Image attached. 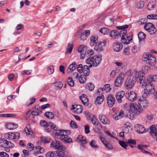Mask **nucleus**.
I'll use <instances>...</instances> for the list:
<instances>
[{"instance_id":"obj_40","label":"nucleus","mask_w":157,"mask_h":157,"mask_svg":"<svg viewBox=\"0 0 157 157\" xmlns=\"http://www.w3.org/2000/svg\"><path fill=\"white\" fill-rule=\"evenodd\" d=\"M157 80V75H151L149 77L147 78V81L148 83L151 82H156Z\"/></svg>"},{"instance_id":"obj_53","label":"nucleus","mask_w":157,"mask_h":157,"mask_svg":"<svg viewBox=\"0 0 157 157\" xmlns=\"http://www.w3.org/2000/svg\"><path fill=\"white\" fill-rule=\"evenodd\" d=\"M144 6V2L142 1H139L137 3L136 7L138 9L142 8Z\"/></svg>"},{"instance_id":"obj_58","label":"nucleus","mask_w":157,"mask_h":157,"mask_svg":"<svg viewBox=\"0 0 157 157\" xmlns=\"http://www.w3.org/2000/svg\"><path fill=\"white\" fill-rule=\"evenodd\" d=\"M119 144L122 147L125 149L128 145L127 143H125L123 141H119Z\"/></svg>"},{"instance_id":"obj_37","label":"nucleus","mask_w":157,"mask_h":157,"mask_svg":"<svg viewBox=\"0 0 157 157\" xmlns=\"http://www.w3.org/2000/svg\"><path fill=\"white\" fill-rule=\"evenodd\" d=\"M46 157H58L57 151H49L46 154Z\"/></svg>"},{"instance_id":"obj_20","label":"nucleus","mask_w":157,"mask_h":157,"mask_svg":"<svg viewBox=\"0 0 157 157\" xmlns=\"http://www.w3.org/2000/svg\"><path fill=\"white\" fill-rule=\"evenodd\" d=\"M125 92L121 90L117 92L116 94V100L118 103H120L122 102V99L125 95Z\"/></svg>"},{"instance_id":"obj_31","label":"nucleus","mask_w":157,"mask_h":157,"mask_svg":"<svg viewBox=\"0 0 157 157\" xmlns=\"http://www.w3.org/2000/svg\"><path fill=\"white\" fill-rule=\"evenodd\" d=\"M89 68V66L87 65H85L83 67L82 66V72H83L84 75L86 76H88L89 75L90 71Z\"/></svg>"},{"instance_id":"obj_5","label":"nucleus","mask_w":157,"mask_h":157,"mask_svg":"<svg viewBox=\"0 0 157 157\" xmlns=\"http://www.w3.org/2000/svg\"><path fill=\"white\" fill-rule=\"evenodd\" d=\"M144 82H145V88L144 90L143 91V94L144 96H149L150 94H154L155 92L154 87L153 85L150 82L148 84H146L144 80Z\"/></svg>"},{"instance_id":"obj_54","label":"nucleus","mask_w":157,"mask_h":157,"mask_svg":"<svg viewBox=\"0 0 157 157\" xmlns=\"http://www.w3.org/2000/svg\"><path fill=\"white\" fill-rule=\"evenodd\" d=\"M68 83L70 86L71 87H73L74 86L75 84L74 82L71 77H69L68 78Z\"/></svg>"},{"instance_id":"obj_4","label":"nucleus","mask_w":157,"mask_h":157,"mask_svg":"<svg viewBox=\"0 0 157 157\" xmlns=\"http://www.w3.org/2000/svg\"><path fill=\"white\" fill-rule=\"evenodd\" d=\"M130 109L128 111V112L127 114V117L132 120L138 113V109L139 107L137 104L132 103L130 104Z\"/></svg>"},{"instance_id":"obj_30","label":"nucleus","mask_w":157,"mask_h":157,"mask_svg":"<svg viewBox=\"0 0 157 157\" xmlns=\"http://www.w3.org/2000/svg\"><path fill=\"white\" fill-rule=\"evenodd\" d=\"M79 98L83 104L86 105L88 104L89 100L86 95L84 94H82L81 96H79Z\"/></svg>"},{"instance_id":"obj_10","label":"nucleus","mask_w":157,"mask_h":157,"mask_svg":"<svg viewBox=\"0 0 157 157\" xmlns=\"http://www.w3.org/2000/svg\"><path fill=\"white\" fill-rule=\"evenodd\" d=\"M125 96L131 101H134L137 99V94L133 91H128L126 94Z\"/></svg>"},{"instance_id":"obj_3","label":"nucleus","mask_w":157,"mask_h":157,"mask_svg":"<svg viewBox=\"0 0 157 157\" xmlns=\"http://www.w3.org/2000/svg\"><path fill=\"white\" fill-rule=\"evenodd\" d=\"M102 56L101 54L95 56L94 57H90L86 60V63L89 64L90 68L92 66L96 67L99 65L102 60Z\"/></svg>"},{"instance_id":"obj_63","label":"nucleus","mask_w":157,"mask_h":157,"mask_svg":"<svg viewBox=\"0 0 157 157\" xmlns=\"http://www.w3.org/2000/svg\"><path fill=\"white\" fill-rule=\"evenodd\" d=\"M28 149L30 151H32L34 149V146L33 144L31 143H29L28 144Z\"/></svg>"},{"instance_id":"obj_51","label":"nucleus","mask_w":157,"mask_h":157,"mask_svg":"<svg viewBox=\"0 0 157 157\" xmlns=\"http://www.w3.org/2000/svg\"><path fill=\"white\" fill-rule=\"evenodd\" d=\"M154 25L152 23L148 22L145 24L144 28L147 31V30H149L150 28H151V27Z\"/></svg>"},{"instance_id":"obj_28","label":"nucleus","mask_w":157,"mask_h":157,"mask_svg":"<svg viewBox=\"0 0 157 157\" xmlns=\"http://www.w3.org/2000/svg\"><path fill=\"white\" fill-rule=\"evenodd\" d=\"M150 133L152 136H157V129L155 125L153 124L150 127Z\"/></svg>"},{"instance_id":"obj_59","label":"nucleus","mask_w":157,"mask_h":157,"mask_svg":"<svg viewBox=\"0 0 157 157\" xmlns=\"http://www.w3.org/2000/svg\"><path fill=\"white\" fill-rule=\"evenodd\" d=\"M24 131L27 135H32L33 134V132L27 127L24 129Z\"/></svg>"},{"instance_id":"obj_9","label":"nucleus","mask_w":157,"mask_h":157,"mask_svg":"<svg viewBox=\"0 0 157 157\" xmlns=\"http://www.w3.org/2000/svg\"><path fill=\"white\" fill-rule=\"evenodd\" d=\"M106 44V41L103 40L102 41L98 42L95 45L94 49L98 52H101L104 50V47Z\"/></svg>"},{"instance_id":"obj_11","label":"nucleus","mask_w":157,"mask_h":157,"mask_svg":"<svg viewBox=\"0 0 157 157\" xmlns=\"http://www.w3.org/2000/svg\"><path fill=\"white\" fill-rule=\"evenodd\" d=\"M20 137V134L18 132H16L14 133L12 132H10L6 134L5 138L9 140L18 139Z\"/></svg>"},{"instance_id":"obj_15","label":"nucleus","mask_w":157,"mask_h":157,"mask_svg":"<svg viewBox=\"0 0 157 157\" xmlns=\"http://www.w3.org/2000/svg\"><path fill=\"white\" fill-rule=\"evenodd\" d=\"M40 124L41 126L44 127H49L55 130H57V128L55 124L52 122H49L48 123L45 121L42 120L40 121Z\"/></svg>"},{"instance_id":"obj_38","label":"nucleus","mask_w":157,"mask_h":157,"mask_svg":"<svg viewBox=\"0 0 157 157\" xmlns=\"http://www.w3.org/2000/svg\"><path fill=\"white\" fill-rule=\"evenodd\" d=\"M123 116V113L122 111L118 112L116 114L113 115V118L116 120L120 119Z\"/></svg>"},{"instance_id":"obj_21","label":"nucleus","mask_w":157,"mask_h":157,"mask_svg":"<svg viewBox=\"0 0 157 157\" xmlns=\"http://www.w3.org/2000/svg\"><path fill=\"white\" fill-rule=\"evenodd\" d=\"M111 90V88L110 87V85L109 84H106L103 87H100L98 90L97 94L100 93L102 94L103 91L107 92Z\"/></svg>"},{"instance_id":"obj_64","label":"nucleus","mask_w":157,"mask_h":157,"mask_svg":"<svg viewBox=\"0 0 157 157\" xmlns=\"http://www.w3.org/2000/svg\"><path fill=\"white\" fill-rule=\"evenodd\" d=\"M0 156L1 157H9V155L6 153L2 151L0 152Z\"/></svg>"},{"instance_id":"obj_17","label":"nucleus","mask_w":157,"mask_h":157,"mask_svg":"<svg viewBox=\"0 0 157 157\" xmlns=\"http://www.w3.org/2000/svg\"><path fill=\"white\" fill-rule=\"evenodd\" d=\"M107 103L109 107H112L115 102V99L113 95H108L106 98Z\"/></svg>"},{"instance_id":"obj_46","label":"nucleus","mask_w":157,"mask_h":157,"mask_svg":"<svg viewBox=\"0 0 157 157\" xmlns=\"http://www.w3.org/2000/svg\"><path fill=\"white\" fill-rule=\"evenodd\" d=\"M44 115L48 118L52 119L54 118V116L51 112H47L45 113Z\"/></svg>"},{"instance_id":"obj_49","label":"nucleus","mask_w":157,"mask_h":157,"mask_svg":"<svg viewBox=\"0 0 157 157\" xmlns=\"http://www.w3.org/2000/svg\"><path fill=\"white\" fill-rule=\"evenodd\" d=\"M90 146L93 148L97 149L98 148V145L95 143V141L94 140H92L90 143Z\"/></svg>"},{"instance_id":"obj_14","label":"nucleus","mask_w":157,"mask_h":157,"mask_svg":"<svg viewBox=\"0 0 157 157\" xmlns=\"http://www.w3.org/2000/svg\"><path fill=\"white\" fill-rule=\"evenodd\" d=\"M0 142L1 144V147H2L6 148L9 147V148H12L14 146V145L13 143L4 139L1 140Z\"/></svg>"},{"instance_id":"obj_12","label":"nucleus","mask_w":157,"mask_h":157,"mask_svg":"<svg viewBox=\"0 0 157 157\" xmlns=\"http://www.w3.org/2000/svg\"><path fill=\"white\" fill-rule=\"evenodd\" d=\"M90 33V31L89 30H85L83 32H78L76 33V35L79 36V38L80 40H86L88 36Z\"/></svg>"},{"instance_id":"obj_47","label":"nucleus","mask_w":157,"mask_h":157,"mask_svg":"<svg viewBox=\"0 0 157 157\" xmlns=\"http://www.w3.org/2000/svg\"><path fill=\"white\" fill-rule=\"evenodd\" d=\"M86 76L85 75H81L79 78V81L81 83H84L87 79Z\"/></svg>"},{"instance_id":"obj_2","label":"nucleus","mask_w":157,"mask_h":157,"mask_svg":"<svg viewBox=\"0 0 157 157\" xmlns=\"http://www.w3.org/2000/svg\"><path fill=\"white\" fill-rule=\"evenodd\" d=\"M67 132H69V130L65 131L62 129H59L56 130L55 135L56 136H58L61 140L65 143H70L72 142L71 138L67 135Z\"/></svg>"},{"instance_id":"obj_45","label":"nucleus","mask_w":157,"mask_h":157,"mask_svg":"<svg viewBox=\"0 0 157 157\" xmlns=\"http://www.w3.org/2000/svg\"><path fill=\"white\" fill-rule=\"evenodd\" d=\"M94 88V85L91 83H88L86 86V88L90 91L93 90Z\"/></svg>"},{"instance_id":"obj_62","label":"nucleus","mask_w":157,"mask_h":157,"mask_svg":"<svg viewBox=\"0 0 157 157\" xmlns=\"http://www.w3.org/2000/svg\"><path fill=\"white\" fill-rule=\"evenodd\" d=\"M129 48L128 47L125 48L124 50L123 54L124 55H128L129 54Z\"/></svg>"},{"instance_id":"obj_35","label":"nucleus","mask_w":157,"mask_h":157,"mask_svg":"<svg viewBox=\"0 0 157 157\" xmlns=\"http://www.w3.org/2000/svg\"><path fill=\"white\" fill-rule=\"evenodd\" d=\"M90 45L91 46H94L98 43V37L97 36H92L90 39Z\"/></svg>"},{"instance_id":"obj_41","label":"nucleus","mask_w":157,"mask_h":157,"mask_svg":"<svg viewBox=\"0 0 157 157\" xmlns=\"http://www.w3.org/2000/svg\"><path fill=\"white\" fill-rule=\"evenodd\" d=\"M73 45L72 44L68 43L67 44V51L65 52V54H70L72 52L73 48Z\"/></svg>"},{"instance_id":"obj_32","label":"nucleus","mask_w":157,"mask_h":157,"mask_svg":"<svg viewBox=\"0 0 157 157\" xmlns=\"http://www.w3.org/2000/svg\"><path fill=\"white\" fill-rule=\"evenodd\" d=\"M36 151L34 153V155H37L38 154L43 153L45 150V149L44 148L40 146H38L35 147Z\"/></svg>"},{"instance_id":"obj_44","label":"nucleus","mask_w":157,"mask_h":157,"mask_svg":"<svg viewBox=\"0 0 157 157\" xmlns=\"http://www.w3.org/2000/svg\"><path fill=\"white\" fill-rule=\"evenodd\" d=\"M149 61L146 62V63L149 64L151 66H154L156 63V59L154 57H151Z\"/></svg>"},{"instance_id":"obj_25","label":"nucleus","mask_w":157,"mask_h":157,"mask_svg":"<svg viewBox=\"0 0 157 157\" xmlns=\"http://www.w3.org/2000/svg\"><path fill=\"white\" fill-rule=\"evenodd\" d=\"M137 127L136 128V132L139 134H142L146 132L145 128L142 125H137Z\"/></svg>"},{"instance_id":"obj_55","label":"nucleus","mask_w":157,"mask_h":157,"mask_svg":"<svg viewBox=\"0 0 157 157\" xmlns=\"http://www.w3.org/2000/svg\"><path fill=\"white\" fill-rule=\"evenodd\" d=\"M146 36V35L142 32H140L138 34L139 39L140 40H142L145 38Z\"/></svg>"},{"instance_id":"obj_39","label":"nucleus","mask_w":157,"mask_h":157,"mask_svg":"<svg viewBox=\"0 0 157 157\" xmlns=\"http://www.w3.org/2000/svg\"><path fill=\"white\" fill-rule=\"evenodd\" d=\"M77 140V141H81V144H86V137H83L81 135H79L78 136Z\"/></svg>"},{"instance_id":"obj_6","label":"nucleus","mask_w":157,"mask_h":157,"mask_svg":"<svg viewBox=\"0 0 157 157\" xmlns=\"http://www.w3.org/2000/svg\"><path fill=\"white\" fill-rule=\"evenodd\" d=\"M149 96H144V94L140 97L138 100V104L140 108H144L147 106L149 102L147 98Z\"/></svg>"},{"instance_id":"obj_1","label":"nucleus","mask_w":157,"mask_h":157,"mask_svg":"<svg viewBox=\"0 0 157 157\" xmlns=\"http://www.w3.org/2000/svg\"><path fill=\"white\" fill-rule=\"evenodd\" d=\"M125 75L129 76L124 83L125 88L127 89L132 88L138 78L139 79L140 83L142 86H145V82L143 79L144 77L143 75L141 74H140L137 71H133L132 72L131 70H129L126 72Z\"/></svg>"},{"instance_id":"obj_43","label":"nucleus","mask_w":157,"mask_h":157,"mask_svg":"<svg viewBox=\"0 0 157 157\" xmlns=\"http://www.w3.org/2000/svg\"><path fill=\"white\" fill-rule=\"evenodd\" d=\"M155 3L153 2H150L147 6V9L149 10H152L155 8Z\"/></svg>"},{"instance_id":"obj_29","label":"nucleus","mask_w":157,"mask_h":157,"mask_svg":"<svg viewBox=\"0 0 157 157\" xmlns=\"http://www.w3.org/2000/svg\"><path fill=\"white\" fill-rule=\"evenodd\" d=\"M151 57H153L151 56V54L147 53L144 54L143 56V60L146 63V62H148L150 61Z\"/></svg>"},{"instance_id":"obj_60","label":"nucleus","mask_w":157,"mask_h":157,"mask_svg":"<svg viewBox=\"0 0 157 157\" xmlns=\"http://www.w3.org/2000/svg\"><path fill=\"white\" fill-rule=\"evenodd\" d=\"M147 18L148 19H157V15L155 14H150L148 15Z\"/></svg>"},{"instance_id":"obj_27","label":"nucleus","mask_w":157,"mask_h":157,"mask_svg":"<svg viewBox=\"0 0 157 157\" xmlns=\"http://www.w3.org/2000/svg\"><path fill=\"white\" fill-rule=\"evenodd\" d=\"M98 95H99L97 97L95 101V103L96 104L99 105L103 102L104 99V96L102 94H101L100 93H98Z\"/></svg>"},{"instance_id":"obj_61","label":"nucleus","mask_w":157,"mask_h":157,"mask_svg":"<svg viewBox=\"0 0 157 157\" xmlns=\"http://www.w3.org/2000/svg\"><path fill=\"white\" fill-rule=\"evenodd\" d=\"M70 124L72 128H77V125L76 123L73 121H71Z\"/></svg>"},{"instance_id":"obj_13","label":"nucleus","mask_w":157,"mask_h":157,"mask_svg":"<svg viewBox=\"0 0 157 157\" xmlns=\"http://www.w3.org/2000/svg\"><path fill=\"white\" fill-rule=\"evenodd\" d=\"M124 73H121L116 78L115 81V85L116 86H119L121 85L124 79Z\"/></svg>"},{"instance_id":"obj_19","label":"nucleus","mask_w":157,"mask_h":157,"mask_svg":"<svg viewBox=\"0 0 157 157\" xmlns=\"http://www.w3.org/2000/svg\"><path fill=\"white\" fill-rule=\"evenodd\" d=\"M58 157H69L70 154L65 149H59L57 151Z\"/></svg>"},{"instance_id":"obj_34","label":"nucleus","mask_w":157,"mask_h":157,"mask_svg":"<svg viewBox=\"0 0 157 157\" xmlns=\"http://www.w3.org/2000/svg\"><path fill=\"white\" fill-rule=\"evenodd\" d=\"M123 48V44L121 42L117 43L114 48V50L115 52H119Z\"/></svg>"},{"instance_id":"obj_57","label":"nucleus","mask_w":157,"mask_h":157,"mask_svg":"<svg viewBox=\"0 0 157 157\" xmlns=\"http://www.w3.org/2000/svg\"><path fill=\"white\" fill-rule=\"evenodd\" d=\"M40 139L42 141L45 143H49L50 142V140L45 137L41 136Z\"/></svg>"},{"instance_id":"obj_36","label":"nucleus","mask_w":157,"mask_h":157,"mask_svg":"<svg viewBox=\"0 0 157 157\" xmlns=\"http://www.w3.org/2000/svg\"><path fill=\"white\" fill-rule=\"evenodd\" d=\"M77 65V64L75 62H73L70 64L68 68L67 71L68 72H71L75 70Z\"/></svg>"},{"instance_id":"obj_52","label":"nucleus","mask_w":157,"mask_h":157,"mask_svg":"<svg viewBox=\"0 0 157 157\" xmlns=\"http://www.w3.org/2000/svg\"><path fill=\"white\" fill-rule=\"evenodd\" d=\"M104 145L106 148L109 150H111L113 149V147L112 144L107 141L104 143Z\"/></svg>"},{"instance_id":"obj_8","label":"nucleus","mask_w":157,"mask_h":157,"mask_svg":"<svg viewBox=\"0 0 157 157\" xmlns=\"http://www.w3.org/2000/svg\"><path fill=\"white\" fill-rule=\"evenodd\" d=\"M51 147H53L55 149H66V147L63 145L62 143L57 140H53L50 144Z\"/></svg>"},{"instance_id":"obj_24","label":"nucleus","mask_w":157,"mask_h":157,"mask_svg":"<svg viewBox=\"0 0 157 157\" xmlns=\"http://www.w3.org/2000/svg\"><path fill=\"white\" fill-rule=\"evenodd\" d=\"M121 40L122 43L125 44H128L132 42V37L131 36L128 35L127 38H125L124 37L121 38Z\"/></svg>"},{"instance_id":"obj_22","label":"nucleus","mask_w":157,"mask_h":157,"mask_svg":"<svg viewBox=\"0 0 157 157\" xmlns=\"http://www.w3.org/2000/svg\"><path fill=\"white\" fill-rule=\"evenodd\" d=\"M31 113L33 116H37L40 114L42 111L41 109V108L38 105H36L35 107L33 108Z\"/></svg>"},{"instance_id":"obj_48","label":"nucleus","mask_w":157,"mask_h":157,"mask_svg":"<svg viewBox=\"0 0 157 157\" xmlns=\"http://www.w3.org/2000/svg\"><path fill=\"white\" fill-rule=\"evenodd\" d=\"M99 31L101 33L105 35L109 32V30L107 28H102Z\"/></svg>"},{"instance_id":"obj_42","label":"nucleus","mask_w":157,"mask_h":157,"mask_svg":"<svg viewBox=\"0 0 157 157\" xmlns=\"http://www.w3.org/2000/svg\"><path fill=\"white\" fill-rule=\"evenodd\" d=\"M147 31L151 35H154L157 33L156 29H155V27L154 25L151 27V28H150L149 30H147Z\"/></svg>"},{"instance_id":"obj_26","label":"nucleus","mask_w":157,"mask_h":157,"mask_svg":"<svg viewBox=\"0 0 157 157\" xmlns=\"http://www.w3.org/2000/svg\"><path fill=\"white\" fill-rule=\"evenodd\" d=\"M5 126L7 129L10 130L16 129L18 127L17 124L12 123H6Z\"/></svg>"},{"instance_id":"obj_23","label":"nucleus","mask_w":157,"mask_h":157,"mask_svg":"<svg viewBox=\"0 0 157 157\" xmlns=\"http://www.w3.org/2000/svg\"><path fill=\"white\" fill-rule=\"evenodd\" d=\"M72 110L76 113L79 114L82 111V108L80 105H72Z\"/></svg>"},{"instance_id":"obj_7","label":"nucleus","mask_w":157,"mask_h":157,"mask_svg":"<svg viewBox=\"0 0 157 157\" xmlns=\"http://www.w3.org/2000/svg\"><path fill=\"white\" fill-rule=\"evenodd\" d=\"M128 27V25H127L117 27V29L118 30L122 29L121 30L119 31V36L121 38L124 37L125 38L128 37V35H129L127 33L126 30L124 29Z\"/></svg>"},{"instance_id":"obj_50","label":"nucleus","mask_w":157,"mask_h":157,"mask_svg":"<svg viewBox=\"0 0 157 157\" xmlns=\"http://www.w3.org/2000/svg\"><path fill=\"white\" fill-rule=\"evenodd\" d=\"M63 86V84L61 82H57L55 86V88L56 90L60 89Z\"/></svg>"},{"instance_id":"obj_33","label":"nucleus","mask_w":157,"mask_h":157,"mask_svg":"<svg viewBox=\"0 0 157 157\" xmlns=\"http://www.w3.org/2000/svg\"><path fill=\"white\" fill-rule=\"evenodd\" d=\"M110 36L113 39L117 38L119 36V31L116 30H113L109 33Z\"/></svg>"},{"instance_id":"obj_16","label":"nucleus","mask_w":157,"mask_h":157,"mask_svg":"<svg viewBox=\"0 0 157 157\" xmlns=\"http://www.w3.org/2000/svg\"><path fill=\"white\" fill-rule=\"evenodd\" d=\"M98 118L100 121L104 124H109L110 123V121L108 119L107 117L104 114H99Z\"/></svg>"},{"instance_id":"obj_18","label":"nucleus","mask_w":157,"mask_h":157,"mask_svg":"<svg viewBox=\"0 0 157 157\" xmlns=\"http://www.w3.org/2000/svg\"><path fill=\"white\" fill-rule=\"evenodd\" d=\"M86 47L83 45H80L78 48V52L80 53V59H83L85 56Z\"/></svg>"},{"instance_id":"obj_56","label":"nucleus","mask_w":157,"mask_h":157,"mask_svg":"<svg viewBox=\"0 0 157 157\" xmlns=\"http://www.w3.org/2000/svg\"><path fill=\"white\" fill-rule=\"evenodd\" d=\"M48 73L49 75L52 74L54 72V68L53 66H51L48 68Z\"/></svg>"}]
</instances>
